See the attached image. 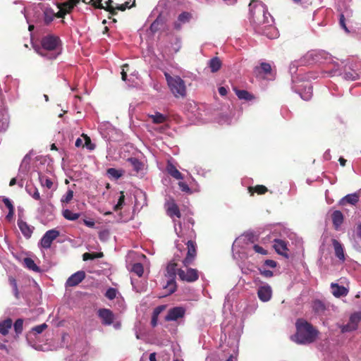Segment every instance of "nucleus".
Segmentation results:
<instances>
[{
  "instance_id": "f704fd0d",
  "label": "nucleus",
  "mask_w": 361,
  "mask_h": 361,
  "mask_svg": "<svg viewBox=\"0 0 361 361\" xmlns=\"http://www.w3.org/2000/svg\"><path fill=\"white\" fill-rule=\"evenodd\" d=\"M24 265L26 268L35 272H41V269L35 264L34 260L30 257H25L23 260Z\"/></svg>"
},
{
  "instance_id": "37998d69",
  "label": "nucleus",
  "mask_w": 361,
  "mask_h": 361,
  "mask_svg": "<svg viewBox=\"0 0 361 361\" xmlns=\"http://www.w3.org/2000/svg\"><path fill=\"white\" fill-rule=\"evenodd\" d=\"M128 161L130 164V165L133 166V169L136 172H139L142 169L143 164L137 158H129L128 159Z\"/></svg>"
},
{
  "instance_id": "8fccbe9b",
  "label": "nucleus",
  "mask_w": 361,
  "mask_h": 361,
  "mask_svg": "<svg viewBox=\"0 0 361 361\" xmlns=\"http://www.w3.org/2000/svg\"><path fill=\"white\" fill-rule=\"evenodd\" d=\"M131 271L140 277L143 274L144 268L141 263H135L133 265Z\"/></svg>"
},
{
  "instance_id": "4d7b16f0",
  "label": "nucleus",
  "mask_w": 361,
  "mask_h": 361,
  "mask_svg": "<svg viewBox=\"0 0 361 361\" xmlns=\"http://www.w3.org/2000/svg\"><path fill=\"white\" fill-rule=\"evenodd\" d=\"M105 296L109 300L114 299L116 296V290L113 288H109L106 290V292L105 293Z\"/></svg>"
},
{
  "instance_id": "a18cd8bd",
  "label": "nucleus",
  "mask_w": 361,
  "mask_h": 361,
  "mask_svg": "<svg viewBox=\"0 0 361 361\" xmlns=\"http://www.w3.org/2000/svg\"><path fill=\"white\" fill-rule=\"evenodd\" d=\"M125 204V195L123 192L121 191L119 192V196L118 199L117 203L114 206V211H118L121 209Z\"/></svg>"
},
{
  "instance_id": "052dcab7",
  "label": "nucleus",
  "mask_w": 361,
  "mask_h": 361,
  "mask_svg": "<svg viewBox=\"0 0 361 361\" xmlns=\"http://www.w3.org/2000/svg\"><path fill=\"white\" fill-rule=\"evenodd\" d=\"M128 68L129 66L128 64H124L122 66L121 78L123 81L127 80V71H128Z\"/></svg>"
},
{
  "instance_id": "473e14b6",
  "label": "nucleus",
  "mask_w": 361,
  "mask_h": 361,
  "mask_svg": "<svg viewBox=\"0 0 361 361\" xmlns=\"http://www.w3.org/2000/svg\"><path fill=\"white\" fill-rule=\"evenodd\" d=\"M233 90L235 92V94L238 97V99L241 100L250 101L254 99V96L248 92L247 90H238L236 87L233 88Z\"/></svg>"
},
{
  "instance_id": "0e129e2a",
  "label": "nucleus",
  "mask_w": 361,
  "mask_h": 361,
  "mask_svg": "<svg viewBox=\"0 0 361 361\" xmlns=\"http://www.w3.org/2000/svg\"><path fill=\"white\" fill-rule=\"evenodd\" d=\"M85 146L87 149L92 150L94 149V145L92 143L91 140L87 136L85 137Z\"/></svg>"
},
{
  "instance_id": "603ef678",
  "label": "nucleus",
  "mask_w": 361,
  "mask_h": 361,
  "mask_svg": "<svg viewBox=\"0 0 361 361\" xmlns=\"http://www.w3.org/2000/svg\"><path fill=\"white\" fill-rule=\"evenodd\" d=\"M23 320L22 319H18L14 324V330L16 333V334H20L23 331Z\"/></svg>"
},
{
  "instance_id": "bb28decb",
  "label": "nucleus",
  "mask_w": 361,
  "mask_h": 361,
  "mask_svg": "<svg viewBox=\"0 0 361 361\" xmlns=\"http://www.w3.org/2000/svg\"><path fill=\"white\" fill-rule=\"evenodd\" d=\"M274 247L278 254L288 257V255L286 253V251L288 250L287 245L285 241L280 239H275Z\"/></svg>"
},
{
  "instance_id": "2f4dec72",
  "label": "nucleus",
  "mask_w": 361,
  "mask_h": 361,
  "mask_svg": "<svg viewBox=\"0 0 361 361\" xmlns=\"http://www.w3.org/2000/svg\"><path fill=\"white\" fill-rule=\"evenodd\" d=\"M114 1L112 0H108L107 1H105V6L102 4V0H94L92 2V4L97 7L100 8H105L106 10L110 11L111 13H113L114 6L111 5Z\"/></svg>"
},
{
  "instance_id": "c756f323",
  "label": "nucleus",
  "mask_w": 361,
  "mask_h": 361,
  "mask_svg": "<svg viewBox=\"0 0 361 361\" xmlns=\"http://www.w3.org/2000/svg\"><path fill=\"white\" fill-rule=\"evenodd\" d=\"M39 180L43 188H46L47 189H56V187H54L53 181L48 176L39 173Z\"/></svg>"
},
{
  "instance_id": "e433bc0d",
  "label": "nucleus",
  "mask_w": 361,
  "mask_h": 361,
  "mask_svg": "<svg viewBox=\"0 0 361 361\" xmlns=\"http://www.w3.org/2000/svg\"><path fill=\"white\" fill-rule=\"evenodd\" d=\"M313 310L319 315H324L326 311V306L324 302L320 300H315L313 302Z\"/></svg>"
},
{
  "instance_id": "4468645a",
  "label": "nucleus",
  "mask_w": 361,
  "mask_h": 361,
  "mask_svg": "<svg viewBox=\"0 0 361 361\" xmlns=\"http://www.w3.org/2000/svg\"><path fill=\"white\" fill-rule=\"evenodd\" d=\"M185 312V308L180 306L170 308L165 316V320L167 322H178L184 318Z\"/></svg>"
},
{
  "instance_id": "6ab92c4d",
  "label": "nucleus",
  "mask_w": 361,
  "mask_h": 361,
  "mask_svg": "<svg viewBox=\"0 0 361 361\" xmlns=\"http://www.w3.org/2000/svg\"><path fill=\"white\" fill-rule=\"evenodd\" d=\"M27 165L28 162L27 161V157L24 158L22 161V164L20 166L19 173L17 178H13L11 180L9 183L10 186H13L15 184H18L19 187L23 188L24 185L23 177H21V173H26L27 171Z\"/></svg>"
},
{
  "instance_id": "9b49d317",
  "label": "nucleus",
  "mask_w": 361,
  "mask_h": 361,
  "mask_svg": "<svg viewBox=\"0 0 361 361\" xmlns=\"http://www.w3.org/2000/svg\"><path fill=\"white\" fill-rule=\"evenodd\" d=\"M166 212L167 214L173 219V221L174 223V230L179 238H183L184 236V233L183 232L181 224H179L178 226L176 225V220L174 219V216L177 218L180 217V212L178 207L175 203L173 200H169L166 203Z\"/></svg>"
},
{
  "instance_id": "79ce46f5",
  "label": "nucleus",
  "mask_w": 361,
  "mask_h": 361,
  "mask_svg": "<svg viewBox=\"0 0 361 361\" xmlns=\"http://www.w3.org/2000/svg\"><path fill=\"white\" fill-rule=\"evenodd\" d=\"M9 125V116L7 112L2 114V117L0 118V131H4L7 129Z\"/></svg>"
},
{
  "instance_id": "2eb2a0df",
  "label": "nucleus",
  "mask_w": 361,
  "mask_h": 361,
  "mask_svg": "<svg viewBox=\"0 0 361 361\" xmlns=\"http://www.w3.org/2000/svg\"><path fill=\"white\" fill-rule=\"evenodd\" d=\"M59 235V231L55 228L49 230L43 235L39 245L43 248L49 249L52 242L58 238Z\"/></svg>"
},
{
  "instance_id": "6e6d98bb",
  "label": "nucleus",
  "mask_w": 361,
  "mask_h": 361,
  "mask_svg": "<svg viewBox=\"0 0 361 361\" xmlns=\"http://www.w3.org/2000/svg\"><path fill=\"white\" fill-rule=\"evenodd\" d=\"M259 273L266 278H271L273 276V271L267 269L264 266L259 268Z\"/></svg>"
},
{
  "instance_id": "9d476101",
  "label": "nucleus",
  "mask_w": 361,
  "mask_h": 361,
  "mask_svg": "<svg viewBox=\"0 0 361 361\" xmlns=\"http://www.w3.org/2000/svg\"><path fill=\"white\" fill-rule=\"evenodd\" d=\"M164 75L171 91L175 97L185 95L186 90L183 80L179 76L171 77L168 73H164Z\"/></svg>"
},
{
  "instance_id": "0eeeda50",
  "label": "nucleus",
  "mask_w": 361,
  "mask_h": 361,
  "mask_svg": "<svg viewBox=\"0 0 361 361\" xmlns=\"http://www.w3.org/2000/svg\"><path fill=\"white\" fill-rule=\"evenodd\" d=\"M254 235L251 233H247L238 237L233 243L232 251L235 258L246 257L247 250L254 243Z\"/></svg>"
},
{
  "instance_id": "4c0bfd02",
  "label": "nucleus",
  "mask_w": 361,
  "mask_h": 361,
  "mask_svg": "<svg viewBox=\"0 0 361 361\" xmlns=\"http://www.w3.org/2000/svg\"><path fill=\"white\" fill-rule=\"evenodd\" d=\"M11 326L12 320L11 319H7L0 322V334L4 336L6 335Z\"/></svg>"
},
{
  "instance_id": "09e8293b",
  "label": "nucleus",
  "mask_w": 361,
  "mask_h": 361,
  "mask_svg": "<svg viewBox=\"0 0 361 361\" xmlns=\"http://www.w3.org/2000/svg\"><path fill=\"white\" fill-rule=\"evenodd\" d=\"M350 13L349 11H346L345 13H341L340 18H339V24L341 27L347 32H349L348 27H346L345 20V16L350 17Z\"/></svg>"
},
{
  "instance_id": "f257e3e1",
  "label": "nucleus",
  "mask_w": 361,
  "mask_h": 361,
  "mask_svg": "<svg viewBox=\"0 0 361 361\" xmlns=\"http://www.w3.org/2000/svg\"><path fill=\"white\" fill-rule=\"evenodd\" d=\"M298 63L293 62L290 65V73L292 76V90L299 94L300 97L305 101H308L312 96V87L310 84L305 85H298L297 82L300 81H309L317 79L319 75L314 72L304 73L302 69H298Z\"/></svg>"
},
{
  "instance_id": "c9c22d12",
  "label": "nucleus",
  "mask_w": 361,
  "mask_h": 361,
  "mask_svg": "<svg viewBox=\"0 0 361 361\" xmlns=\"http://www.w3.org/2000/svg\"><path fill=\"white\" fill-rule=\"evenodd\" d=\"M165 309V305H159L154 308L151 320V325L154 327L157 325L158 317L161 312Z\"/></svg>"
},
{
  "instance_id": "6e6552de",
  "label": "nucleus",
  "mask_w": 361,
  "mask_h": 361,
  "mask_svg": "<svg viewBox=\"0 0 361 361\" xmlns=\"http://www.w3.org/2000/svg\"><path fill=\"white\" fill-rule=\"evenodd\" d=\"M184 244L179 243L178 240L175 242L176 247L178 251L180 252V255L177 253L175 254L176 258H180L183 255V251L184 250V245H187V256L183 260V263L185 267H188L191 262L193 261L196 256V245L195 243L192 240H188L187 243L185 242V240L182 241Z\"/></svg>"
},
{
  "instance_id": "b1692460",
  "label": "nucleus",
  "mask_w": 361,
  "mask_h": 361,
  "mask_svg": "<svg viewBox=\"0 0 361 361\" xmlns=\"http://www.w3.org/2000/svg\"><path fill=\"white\" fill-rule=\"evenodd\" d=\"M331 241L335 256L338 258L340 262L343 263L345 261V255L343 245L336 239H332Z\"/></svg>"
},
{
  "instance_id": "7c9ffc66",
  "label": "nucleus",
  "mask_w": 361,
  "mask_h": 361,
  "mask_svg": "<svg viewBox=\"0 0 361 361\" xmlns=\"http://www.w3.org/2000/svg\"><path fill=\"white\" fill-rule=\"evenodd\" d=\"M359 201V196L357 193H351L345 195L341 200V204H344L348 203L352 205H355Z\"/></svg>"
},
{
  "instance_id": "864d4df0",
  "label": "nucleus",
  "mask_w": 361,
  "mask_h": 361,
  "mask_svg": "<svg viewBox=\"0 0 361 361\" xmlns=\"http://www.w3.org/2000/svg\"><path fill=\"white\" fill-rule=\"evenodd\" d=\"M9 283H10V285L11 286L12 288H13V294H14L15 297L16 298H18V297H19V292H18V286H17L16 280L14 278H13V277H10L9 278Z\"/></svg>"
},
{
  "instance_id": "c85d7f7f",
  "label": "nucleus",
  "mask_w": 361,
  "mask_h": 361,
  "mask_svg": "<svg viewBox=\"0 0 361 361\" xmlns=\"http://www.w3.org/2000/svg\"><path fill=\"white\" fill-rule=\"evenodd\" d=\"M167 173L176 180H183V176L176 167L171 162H168L166 166Z\"/></svg>"
},
{
  "instance_id": "ddd939ff",
  "label": "nucleus",
  "mask_w": 361,
  "mask_h": 361,
  "mask_svg": "<svg viewBox=\"0 0 361 361\" xmlns=\"http://www.w3.org/2000/svg\"><path fill=\"white\" fill-rule=\"evenodd\" d=\"M20 81L17 78H12L5 89V92L8 94V99L9 102H14L20 97L19 87Z\"/></svg>"
},
{
  "instance_id": "393cba45",
  "label": "nucleus",
  "mask_w": 361,
  "mask_h": 361,
  "mask_svg": "<svg viewBox=\"0 0 361 361\" xmlns=\"http://www.w3.org/2000/svg\"><path fill=\"white\" fill-rule=\"evenodd\" d=\"M331 293L336 298L345 296L348 293V290L343 286H339L338 283H332L331 284Z\"/></svg>"
},
{
  "instance_id": "c03bdc74",
  "label": "nucleus",
  "mask_w": 361,
  "mask_h": 361,
  "mask_svg": "<svg viewBox=\"0 0 361 361\" xmlns=\"http://www.w3.org/2000/svg\"><path fill=\"white\" fill-rule=\"evenodd\" d=\"M179 269H177V264L173 262H170L167 267H166V271L170 278L174 279V276L176 274V272L178 273V270Z\"/></svg>"
},
{
  "instance_id": "3c124183",
  "label": "nucleus",
  "mask_w": 361,
  "mask_h": 361,
  "mask_svg": "<svg viewBox=\"0 0 361 361\" xmlns=\"http://www.w3.org/2000/svg\"><path fill=\"white\" fill-rule=\"evenodd\" d=\"M73 197V191L72 190H68L66 193L63 195L61 199L62 203H69Z\"/></svg>"
},
{
  "instance_id": "ea45409f",
  "label": "nucleus",
  "mask_w": 361,
  "mask_h": 361,
  "mask_svg": "<svg viewBox=\"0 0 361 361\" xmlns=\"http://www.w3.org/2000/svg\"><path fill=\"white\" fill-rule=\"evenodd\" d=\"M62 215L66 219L69 221H75L80 216L79 213H74L68 209H63L62 211Z\"/></svg>"
},
{
  "instance_id": "a19ab883",
  "label": "nucleus",
  "mask_w": 361,
  "mask_h": 361,
  "mask_svg": "<svg viewBox=\"0 0 361 361\" xmlns=\"http://www.w3.org/2000/svg\"><path fill=\"white\" fill-rule=\"evenodd\" d=\"M106 174L109 178L118 180L123 175V171L121 170L116 169L114 168H109L106 171Z\"/></svg>"
},
{
  "instance_id": "e2e57ef3",
  "label": "nucleus",
  "mask_w": 361,
  "mask_h": 361,
  "mask_svg": "<svg viewBox=\"0 0 361 361\" xmlns=\"http://www.w3.org/2000/svg\"><path fill=\"white\" fill-rule=\"evenodd\" d=\"M267 190V188L264 185H257L254 188V191L258 194H264Z\"/></svg>"
},
{
  "instance_id": "49530a36",
  "label": "nucleus",
  "mask_w": 361,
  "mask_h": 361,
  "mask_svg": "<svg viewBox=\"0 0 361 361\" xmlns=\"http://www.w3.org/2000/svg\"><path fill=\"white\" fill-rule=\"evenodd\" d=\"M164 288L167 290L169 294H171L175 292L176 289V284L174 279L170 278L167 281Z\"/></svg>"
},
{
  "instance_id": "5701e85b",
  "label": "nucleus",
  "mask_w": 361,
  "mask_h": 361,
  "mask_svg": "<svg viewBox=\"0 0 361 361\" xmlns=\"http://www.w3.org/2000/svg\"><path fill=\"white\" fill-rule=\"evenodd\" d=\"M85 277V273L83 271H78L72 274L66 282V287H73L78 285Z\"/></svg>"
},
{
  "instance_id": "58836bf2",
  "label": "nucleus",
  "mask_w": 361,
  "mask_h": 361,
  "mask_svg": "<svg viewBox=\"0 0 361 361\" xmlns=\"http://www.w3.org/2000/svg\"><path fill=\"white\" fill-rule=\"evenodd\" d=\"M221 66V62L217 57H214L209 61V67L212 73L218 71Z\"/></svg>"
},
{
  "instance_id": "72a5a7b5",
  "label": "nucleus",
  "mask_w": 361,
  "mask_h": 361,
  "mask_svg": "<svg viewBox=\"0 0 361 361\" xmlns=\"http://www.w3.org/2000/svg\"><path fill=\"white\" fill-rule=\"evenodd\" d=\"M25 190L35 200H39V202L42 200L39 190L35 185L27 184L25 186Z\"/></svg>"
},
{
  "instance_id": "412c9836",
  "label": "nucleus",
  "mask_w": 361,
  "mask_h": 361,
  "mask_svg": "<svg viewBox=\"0 0 361 361\" xmlns=\"http://www.w3.org/2000/svg\"><path fill=\"white\" fill-rule=\"evenodd\" d=\"M17 224L23 235L26 239L30 238L35 230V227L28 224L21 219H18Z\"/></svg>"
},
{
  "instance_id": "1a4fd4ad",
  "label": "nucleus",
  "mask_w": 361,
  "mask_h": 361,
  "mask_svg": "<svg viewBox=\"0 0 361 361\" xmlns=\"http://www.w3.org/2000/svg\"><path fill=\"white\" fill-rule=\"evenodd\" d=\"M331 60V56L323 50H311L301 59L300 65L310 64L313 63H323Z\"/></svg>"
},
{
  "instance_id": "f8f14e48",
  "label": "nucleus",
  "mask_w": 361,
  "mask_h": 361,
  "mask_svg": "<svg viewBox=\"0 0 361 361\" xmlns=\"http://www.w3.org/2000/svg\"><path fill=\"white\" fill-rule=\"evenodd\" d=\"M255 282L257 285V293L259 299L263 302L269 301L272 297L271 287L268 283L262 282L257 279L255 280Z\"/></svg>"
},
{
  "instance_id": "423d86ee",
  "label": "nucleus",
  "mask_w": 361,
  "mask_h": 361,
  "mask_svg": "<svg viewBox=\"0 0 361 361\" xmlns=\"http://www.w3.org/2000/svg\"><path fill=\"white\" fill-rule=\"evenodd\" d=\"M80 0H68V1L58 4L59 11L56 13L51 8H46L44 10V21L46 24L51 23L55 17L63 18L64 16L70 13L74 6Z\"/></svg>"
},
{
  "instance_id": "338daca9",
  "label": "nucleus",
  "mask_w": 361,
  "mask_h": 361,
  "mask_svg": "<svg viewBox=\"0 0 361 361\" xmlns=\"http://www.w3.org/2000/svg\"><path fill=\"white\" fill-rule=\"evenodd\" d=\"M264 266H267L271 268H275L276 267V262L272 259H267L264 262Z\"/></svg>"
},
{
  "instance_id": "7ed1b4c3",
  "label": "nucleus",
  "mask_w": 361,
  "mask_h": 361,
  "mask_svg": "<svg viewBox=\"0 0 361 361\" xmlns=\"http://www.w3.org/2000/svg\"><path fill=\"white\" fill-rule=\"evenodd\" d=\"M36 52L47 59H55L61 52V42L58 36L47 35L41 39V46H34Z\"/></svg>"
},
{
  "instance_id": "aec40b11",
  "label": "nucleus",
  "mask_w": 361,
  "mask_h": 361,
  "mask_svg": "<svg viewBox=\"0 0 361 361\" xmlns=\"http://www.w3.org/2000/svg\"><path fill=\"white\" fill-rule=\"evenodd\" d=\"M98 316L102 319L104 325L109 326L113 324L114 320V313L109 309L103 308L98 310Z\"/></svg>"
},
{
  "instance_id": "680f3d73",
  "label": "nucleus",
  "mask_w": 361,
  "mask_h": 361,
  "mask_svg": "<svg viewBox=\"0 0 361 361\" xmlns=\"http://www.w3.org/2000/svg\"><path fill=\"white\" fill-rule=\"evenodd\" d=\"M179 188L183 192H191V190L189 188V186L184 182H179L178 183Z\"/></svg>"
},
{
  "instance_id": "13d9d810",
  "label": "nucleus",
  "mask_w": 361,
  "mask_h": 361,
  "mask_svg": "<svg viewBox=\"0 0 361 361\" xmlns=\"http://www.w3.org/2000/svg\"><path fill=\"white\" fill-rule=\"evenodd\" d=\"M47 327V325L45 323H44V324H42L40 325L33 327L32 330L35 333L39 334H41Z\"/></svg>"
},
{
  "instance_id": "dca6fc26",
  "label": "nucleus",
  "mask_w": 361,
  "mask_h": 361,
  "mask_svg": "<svg viewBox=\"0 0 361 361\" xmlns=\"http://www.w3.org/2000/svg\"><path fill=\"white\" fill-rule=\"evenodd\" d=\"M361 321V312H355L350 317L347 324L340 326L342 333L350 332L357 329L358 324Z\"/></svg>"
},
{
  "instance_id": "f03ea898",
  "label": "nucleus",
  "mask_w": 361,
  "mask_h": 361,
  "mask_svg": "<svg viewBox=\"0 0 361 361\" xmlns=\"http://www.w3.org/2000/svg\"><path fill=\"white\" fill-rule=\"evenodd\" d=\"M342 68L337 62H334V67L329 71H325L322 73L324 76L342 75V78L348 81H355L360 78L359 66L356 62L348 59L341 61Z\"/></svg>"
},
{
  "instance_id": "39448f33",
  "label": "nucleus",
  "mask_w": 361,
  "mask_h": 361,
  "mask_svg": "<svg viewBox=\"0 0 361 361\" xmlns=\"http://www.w3.org/2000/svg\"><path fill=\"white\" fill-rule=\"evenodd\" d=\"M252 20L257 25L274 23V18L268 12L267 6L258 0H252L249 4Z\"/></svg>"
},
{
  "instance_id": "5fc2aeb1",
  "label": "nucleus",
  "mask_w": 361,
  "mask_h": 361,
  "mask_svg": "<svg viewBox=\"0 0 361 361\" xmlns=\"http://www.w3.org/2000/svg\"><path fill=\"white\" fill-rule=\"evenodd\" d=\"M261 69L262 72L265 74H268L271 73V65L268 63L262 62L260 63L259 67H257L256 70Z\"/></svg>"
},
{
  "instance_id": "20e7f679",
  "label": "nucleus",
  "mask_w": 361,
  "mask_h": 361,
  "mask_svg": "<svg viewBox=\"0 0 361 361\" xmlns=\"http://www.w3.org/2000/svg\"><path fill=\"white\" fill-rule=\"evenodd\" d=\"M296 333L291 337L298 344L311 343L317 336V331L307 321L299 319L295 323Z\"/></svg>"
},
{
  "instance_id": "69168bd1",
  "label": "nucleus",
  "mask_w": 361,
  "mask_h": 361,
  "mask_svg": "<svg viewBox=\"0 0 361 361\" xmlns=\"http://www.w3.org/2000/svg\"><path fill=\"white\" fill-rule=\"evenodd\" d=\"M4 204L6 206V207L8 209V210H14L13 205L11 202V201L8 198H4L3 200Z\"/></svg>"
},
{
  "instance_id": "4be33fe9",
  "label": "nucleus",
  "mask_w": 361,
  "mask_h": 361,
  "mask_svg": "<svg viewBox=\"0 0 361 361\" xmlns=\"http://www.w3.org/2000/svg\"><path fill=\"white\" fill-rule=\"evenodd\" d=\"M37 210L39 213L50 219L54 216V207L50 202H45L44 200H40Z\"/></svg>"
},
{
  "instance_id": "f3484780",
  "label": "nucleus",
  "mask_w": 361,
  "mask_h": 361,
  "mask_svg": "<svg viewBox=\"0 0 361 361\" xmlns=\"http://www.w3.org/2000/svg\"><path fill=\"white\" fill-rule=\"evenodd\" d=\"M178 275L182 281L194 282L198 279V271L197 269L187 268L185 270L179 269Z\"/></svg>"
},
{
  "instance_id": "de8ad7c7",
  "label": "nucleus",
  "mask_w": 361,
  "mask_h": 361,
  "mask_svg": "<svg viewBox=\"0 0 361 361\" xmlns=\"http://www.w3.org/2000/svg\"><path fill=\"white\" fill-rule=\"evenodd\" d=\"M150 118L152 121L155 123H162L166 121V116L161 113H156L154 115H151Z\"/></svg>"
},
{
  "instance_id": "a878e982",
  "label": "nucleus",
  "mask_w": 361,
  "mask_h": 361,
  "mask_svg": "<svg viewBox=\"0 0 361 361\" xmlns=\"http://www.w3.org/2000/svg\"><path fill=\"white\" fill-rule=\"evenodd\" d=\"M192 18V15L188 12H183L181 13L178 17V20L174 23V27L176 30L180 29L182 25L188 23Z\"/></svg>"
},
{
  "instance_id": "bf43d9fd",
  "label": "nucleus",
  "mask_w": 361,
  "mask_h": 361,
  "mask_svg": "<svg viewBox=\"0 0 361 361\" xmlns=\"http://www.w3.org/2000/svg\"><path fill=\"white\" fill-rule=\"evenodd\" d=\"M252 248L255 251V252L261 254L262 255H266L268 253L266 250H264L262 247L258 245H252Z\"/></svg>"
},
{
  "instance_id": "774afa93",
  "label": "nucleus",
  "mask_w": 361,
  "mask_h": 361,
  "mask_svg": "<svg viewBox=\"0 0 361 361\" xmlns=\"http://www.w3.org/2000/svg\"><path fill=\"white\" fill-rule=\"evenodd\" d=\"M195 170L197 174L201 175L202 176H206L207 173V171H205L204 169H202L200 166H195Z\"/></svg>"
},
{
  "instance_id": "a211bd4d",
  "label": "nucleus",
  "mask_w": 361,
  "mask_h": 361,
  "mask_svg": "<svg viewBox=\"0 0 361 361\" xmlns=\"http://www.w3.org/2000/svg\"><path fill=\"white\" fill-rule=\"evenodd\" d=\"M264 27H256L257 32L262 33V35L267 36L269 39H275L279 37L278 30L273 26V23L269 24H264Z\"/></svg>"
},
{
  "instance_id": "cd10ccee",
  "label": "nucleus",
  "mask_w": 361,
  "mask_h": 361,
  "mask_svg": "<svg viewBox=\"0 0 361 361\" xmlns=\"http://www.w3.org/2000/svg\"><path fill=\"white\" fill-rule=\"evenodd\" d=\"M331 219L336 230H338L343 222V215L341 211L335 210L331 214Z\"/></svg>"
}]
</instances>
